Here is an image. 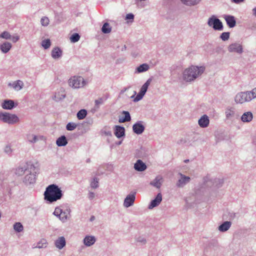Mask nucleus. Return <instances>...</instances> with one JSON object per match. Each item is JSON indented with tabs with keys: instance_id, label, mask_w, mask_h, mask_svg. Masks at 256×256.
Wrapping results in <instances>:
<instances>
[{
	"instance_id": "59",
	"label": "nucleus",
	"mask_w": 256,
	"mask_h": 256,
	"mask_svg": "<svg viewBox=\"0 0 256 256\" xmlns=\"http://www.w3.org/2000/svg\"><path fill=\"white\" fill-rule=\"evenodd\" d=\"M244 0H232V1L236 4H240L244 2Z\"/></svg>"
},
{
	"instance_id": "54",
	"label": "nucleus",
	"mask_w": 256,
	"mask_h": 256,
	"mask_svg": "<svg viewBox=\"0 0 256 256\" xmlns=\"http://www.w3.org/2000/svg\"><path fill=\"white\" fill-rule=\"evenodd\" d=\"M12 152V150L10 148V147L8 146H6L5 148H4V152L8 154H11Z\"/></svg>"
},
{
	"instance_id": "44",
	"label": "nucleus",
	"mask_w": 256,
	"mask_h": 256,
	"mask_svg": "<svg viewBox=\"0 0 256 256\" xmlns=\"http://www.w3.org/2000/svg\"><path fill=\"white\" fill-rule=\"evenodd\" d=\"M0 38H4L5 40H10L11 35L8 32L4 31L0 34Z\"/></svg>"
},
{
	"instance_id": "63",
	"label": "nucleus",
	"mask_w": 256,
	"mask_h": 256,
	"mask_svg": "<svg viewBox=\"0 0 256 256\" xmlns=\"http://www.w3.org/2000/svg\"><path fill=\"white\" fill-rule=\"evenodd\" d=\"M136 92H134V94L131 96V98H133L134 96V95L136 94Z\"/></svg>"
},
{
	"instance_id": "60",
	"label": "nucleus",
	"mask_w": 256,
	"mask_h": 256,
	"mask_svg": "<svg viewBox=\"0 0 256 256\" xmlns=\"http://www.w3.org/2000/svg\"><path fill=\"white\" fill-rule=\"evenodd\" d=\"M95 219V217L94 216H92L90 218V221L92 222Z\"/></svg>"
},
{
	"instance_id": "16",
	"label": "nucleus",
	"mask_w": 256,
	"mask_h": 256,
	"mask_svg": "<svg viewBox=\"0 0 256 256\" xmlns=\"http://www.w3.org/2000/svg\"><path fill=\"white\" fill-rule=\"evenodd\" d=\"M162 200V195L161 193H158L156 195L155 198L152 200L150 204H149L148 208L149 209H152L154 207L158 206Z\"/></svg>"
},
{
	"instance_id": "20",
	"label": "nucleus",
	"mask_w": 256,
	"mask_h": 256,
	"mask_svg": "<svg viewBox=\"0 0 256 256\" xmlns=\"http://www.w3.org/2000/svg\"><path fill=\"white\" fill-rule=\"evenodd\" d=\"M17 104L15 105L14 101L11 100H6L2 104V106L5 110H12L15 108Z\"/></svg>"
},
{
	"instance_id": "33",
	"label": "nucleus",
	"mask_w": 256,
	"mask_h": 256,
	"mask_svg": "<svg viewBox=\"0 0 256 256\" xmlns=\"http://www.w3.org/2000/svg\"><path fill=\"white\" fill-rule=\"evenodd\" d=\"M231 224L230 222L226 221L218 226V230L222 232H226L230 228Z\"/></svg>"
},
{
	"instance_id": "24",
	"label": "nucleus",
	"mask_w": 256,
	"mask_h": 256,
	"mask_svg": "<svg viewBox=\"0 0 256 256\" xmlns=\"http://www.w3.org/2000/svg\"><path fill=\"white\" fill-rule=\"evenodd\" d=\"M162 182V176H158L156 177V178L150 182V184L152 186L158 188H160Z\"/></svg>"
},
{
	"instance_id": "2",
	"label": "nucleus",
	"mask_w": 256,
	"mask_h": 256,
	"mask_svg": "<svg viewBox=\"0 0 256 256\" xmlns=\"http://www.w3.org/2000/svg\"><path fill=\"white\" fill-rule=\"evenodd\" d=\"M205 70L203 66H192L184 70L182 73L183 80L186 82H192L201 76Z\"/></svg>"
},
{
	"instance_id": "23",
	"label": "nucleus",
	"mask_w": 256,
	"mask_h": 256,
	"mask_svg": "<svg viewBox=\"0 0 256 256\" xmlns=\"http://www.w3.org/2000/svg\"><path fill=\"white\" fill-rule=\"evenodd\" d=\"M84 243L86 246H90L94 244L96 241V239L94 236H86L84 238Z\"/></svg>"
},
{
	"instance_id": "13",
	"label": "nucleus",
	"mask_w": 256,
	"mask_h": 256,
	"mask_svg": "<svg viewBox=\"0 0 256 256\" xmlns=\"http://www.w3.org/2000/svg\"><path fill=\"white\" fill-rule=\"evenodd\" d=\"M228 50L231 52H235L241 54L243 52V48L240 44L235 42L230 44L228 46Z\"/></svg>"
},
{
	"instance_id": "25",
	"label": "nucleus",
	"mask_w": 256,
	"mask_h": 256,
	"mask_svg": "<svg viewBox=\"0 0 256 256\" xmlns=\"http://www.w3.org/2000/svg\"><path fill=\"white\" fill-rule=\"evenodd\" d=\"M253 114L250 112H246L241 116V120L244 122H249L252 120Z\"/></svg>"
},
{
	"instance_id": "5",
	"label": "nucleus",
	"mask_w": 256,
	"mask_h": 256,
	"mask_svg": "<svg viewBox=\"0 0 256 256\" xmlns=\"http://www.w3.org/2000/svg\"><path fill=\"white\" fill-rule=\"evenodd\" d=\"M34 169H36V166L32 162H27L16 168L15 173L16 175L21 176L26 172H32V170Z\"/></svg>"
},
{
	"instance_id": "45",
	"label": "nucleus",
	"mask_w": 256,
	"mask_h": 256,
	"mask_svg": "<svg viewBox=\"0 0 256 256\" xmlns=\"http://www.w3.org/2000/svg\"><path fill=\"white\" fill-rule=\"evenodd\" d=\"M77 126V124L74 122H68L66 126V128L68 130H74Z\"/></svg>"
},
{
	"instance_id": "58",
	"label": "nucleus",
	"mask_w": 256,
	"mask_h": 256,
	"mask_svg": "<svg viewBox=\"0 0 256 256\" xmlns=\"http://www.w3.org/2000/svg\"><path fill=\"white\" fill-rule=\"evenodd\" d=\"M252 16L256 17V6L252 10Z\"/></svg>"
},
{
	"instance_id": "8",
	"label": "nucleus",
	"mask_w": 256,
	"mask_h": 256,
	"mask_svg": "<svg viewBox=\"0 0 256 256\" xmlns=\"http://www.w3.org/2000/svg\"><path fill=\"white\" fill-rule=\"evenodd\" d=\"M208 24L212 27L214 30H222L223 29L222 22L214 16H212L208 18Z\"/></svg>"
},
{
	"instance_id": "42",
	"label": "nucleus",
	"mask_w": 256,
	"mask_h": 256,
	"mask_svg": "<svg viewBox=\"0 0 256 256\" xmlns=\"http://www.w3.org/2000/svg\"><path fill=\"white\" fill-rule=\"evenodd\" d=\"M50 45L51 42L49 39L44 40L42 42V46L44 49L48 48Z\"/></svg>"
},
{
	"instance_id": "56",
	"label": "nucleus",
	"mask_w": 256,
	"mask_h": 256,
	"mask_svg": "<svg viewBox=\"0 0 256 256\" xmlns=\"http://www.w3.org/2000/svg\"><path fill=\"white\" fill-rule=\"evenodd\" d=\"M11 39H12V41L14 42H16L18 40L19 36H13L12 38L11 37Z\"/></svg>"
},
{
	"instance_id": "17",
	"label": "nucleus",
	"mask_w": 256,
	"mask_h": 256,
	"mask_svg": "<svg viewBox=\"0 0 256 256\" xmlns=\"http://www.w3.org/2000/svg\"><path fill=\"white\" fill-rule=\"evenodd\" d=\"M203 185L204 188L214 187V182L213 178L210 177V175H207L203 178Z\"/></svg>"
},
{
	"instance_id": "51",
	"label": "nucleus",
	"mask_w": 256,
	"mask_h": 256,
	"mask_svg": "<svg viewBox=\"0 0 256 256\" xmlns=\"http://www.w3.org/2000/svg\"><path fill=\"white\" fill-rule=\"evenodd\" d=\"M102 132L106 136H112V134L110 130L104 129L102 130Z\"/></svg>"
},
{
	"instance_id": "61",
	"label": "nucleus",
	"mask_w": 256,
	"mask_h": 256,
	"mask_svg": "<svg viewBox=\"0 0 256 256\" xmlns=\"http://www.w3.org/2000/svg\"><path fill=\"white\" fill-rule=\"evenodd\" d=\"M126 48V45H124L122 48V51H124V50H125Z\"/></svg>"
},
{
	"instance_id": "32",
	"label": "nucleus",
	"mask_w": 256,
	"mask_h": 256,
	"mask_svg": "<svg viewBox=\"0 0 256 256\" xmlns=\"http://www.w3.org/2000/svg\"><path fill=\"white\" fill-rule=\"evenodd\" d=\"M122 114L124 116V117L120 118L118 120V122L120 123L124 122H128L130 121L131 120V116L130 115V114L128 111H122Z\"/></svg>"
},
{
	"instance_id": "12",
	"label": "nucleus",
	"mask_w": 256,
	"mask_h": 256,
	"mask_svg": "<svg viewBox=\"0 0 256 256\" xmlns=\"http://www.w3.org/2000/svg\"><path fill=\"white\" fill-rule=\"evenodd\" d=\"M142 124L143 122L138 121L132 126V130L134 133L140 134L144 132L145 127Z\"/></svg>"
},
{
	"instance_id": "41",
	"label": "nucleus",
	"mask_w": 256,
	"mask_h": 256,
	"mask_svg": "<svg viewBox=\"0 0 256 256\" xmlns=\"http://www.w3.org/2000/svg\"><path fill=\"white\" fill-rule=\"evenodd\" d=\"M14 230L18 232H21L24 230V227L20 222H16L14 225Z\"/></svg>"
},
{
	"instance_id": "3",
	"label": "nucleus",
	"mask_w": 256,
	"mask_h": 256,
	"mask_svg": "<svg viewBox=\"0 0 256 256\" xmlns=\"http://www.w3.org/2000/svg\"><path fill=\"white\" fill-rule=\"evenodd\" d=\"M254 98L253 94L250 91L242 92L238 93L234 98L236 104H244L249 102Z\"/></svg>"
},
{
	"instance_id": "35",
	"label": "nucleus",
	"mask_w": 256,
	"mask_h": 256,
	"mask_svg": "<svg viewBox=\"0 0 256 256\" xmlns=\"http://www.w3.org/2000/svg\"><path fill=\"white\" fill-rule=\"evenodd\" d=\"M112 30V27L108 22H105L102 28V31L104 34H108Z\"/></svg>"
},
{
	"instance_id": "28",
	"label": "nucleus",
	"mask_w": 256,
	"mask_h": 256,
	"mask_svg": "<svg viewBox=\"0 0 256 256\" xmlns=\"http://www.w3.org/2000/svg\"><path fill=\"white\" fill-rule=\"evenodd\" d=\"M8 86L12 87L16 90H20L22 88L24 83L22 80H18L13 83H9Z\"/></svg>"
},
{
	"instance_id": "36",
	"label": "nucleus",
	"mask_w": 256,
	"mask_h": 256,
	"mask_svg": "<svg viewBox=\"0 0 256 256\" xmlns=\"http://www.w3.org/2000/svg\"><path fill=\"white\" fill-rule=\"evenodd\" d=\"M235 111L233 108H228L226 110V118H230L234 116Z\"/></svg>"
},
{
	"instance_id": "38",
	"label": "nucleus",
	"mask_w": 256,
	"mask_h": 256,
	"mask_svg": "<svg viewBox=\"0 0 256 256\" xmlns=\"http://www.w3.org/2000/svg\"><path fill=\"white\" fill-rule=\"evenodd\" d=\"M86 114H87L86 110L84 109H82L78 112V113L76 114V116H77L79 120H83L84 118H85L86 116Z\"/></svg>"
},
{
	"instance_id": "22",
	"label": "nucleus",
	"mask_w": 256,
	"mask_h": 256,
	"mask_svg": "<svg viewBox=\"0 0 256 256\" xmlns=\"http://www.w3.org/2000/svg\"><path fill=\"white\" fill-rule=\"evenodd\" d=\"M198 123L201 128H206L210 123L208 117L206 114H204L199 119Z\"/></svg>"
},
{
	"instance_id": "1",
	"label": "nucleus",
	"mask_w": 256,
	"mask_h": 256,
	"mask_svg": "<svg viewBox=\"0 0 256 256\" xmlns=\"http://www.w3.org/2000/svg\"><path fill=\"white\" fill-rule=\"evenodd\" d=\"M44 195V200L51 204L60 200L63 196V193L58 185L52 184L46 188Z\"/></svg>"
},
{
	"instance_id": "55",
	"label": "nucleus",
	"mask_w": 256,
	"mask_h": 256,
	"mask_svg": "<svg viewBox=\"0 0 256 256\" xmlns=\"http://www.w3.org/2000/svg\"><path fill=\"white\" fill-rule=\"evenodd\" d=\"M95 196V194L93 192H90L88 194V198L90 200H92Z\"/></svg>"
},
{
	"instance_id": "18",
	"label": "nucleus",
	"mask_w": 256,
	"mask_h": 256,
	"mask_svg": "<svg viewBox=\"0 0 256 256\" xmlns=\"http://www.w3.org/2000/svg\"><path fill=\"white\" fill-rule=\"evenodd\" d=\"M66 96V94L64 90L61 88L58 92H56L54 95L52 96V100L56 102H59L64 99Z\"/></svg>"
},
{
	"instance_id": "34",
	"label": "nucleus",
	"mask_w": 256,
	"mask_h": 256,
	"mask_svg": "<svg viewBox=\"0 0 256 256\" xmlns=\"http://www.w3.org/2000/svg\"><path fill=\"white\" fill-rule=\"evenodd\" d=\"M48 246V242L46 240L42 239L36 244L34 248H46Z\"/></svg>"
},
{
	"instance_id": "39",
	"label": "nucleus",
	"mask_w": 256,
	"mask_h": 256,
	"mask_svg": "<svg viewBox=\"0 0 256 256\" xmlns=\"http://www.w3.org/2000/svg\"><path fill=\"white\" fill-rule=\"evenodd\" d=\"M106 98H100L98 100H96L94 101L95 108L96 109L99 108L100 105L104 104V102L106 101Z\"/></svg>"
},
{
	"instance_id": "27",
	"label": "nucleus",
	"mask_w": 256,
	"mask_h": 256,
	"mask_svg": "<svg viewBox=\"0 0 256 256\" xmlns=\"http://www.w3.org/2000/svg\"><path fill=\"white\" fill-rule=\"evenodd\" d=\"M12 44L8 42H5L3 44L0 45V50L4 54H6L9 52V50L12 48Z\"/></svg>"
},
{
	"instance_id": "14",
	"label": "nucleus",
	"mask_w": 256,
	"mask_h": 256,
	"mask_svg": "<svg viewBox=\"0 0 256 256\" xmlns=\"http://www.w3.org/2000/svg\"><path fill=\"white\" fill-rule=\"evenodd\" d=\"M136 192L128 194L125 198L124 202V206L128 208L134 204L136 198Z\"/></svg>"
},
{
	"instance_id": "40",
	"label": "nucleus",
	"mask_w": 256,
	"mask_h": 256,
	"mask_svg": "<svg viewBox=\"0 0 256 256\" xmlns=\"http://www.w3.org/2000/svg\"><path fill=\"white\" fill-rule=\"evenodd\" d=\"M214 182V188H220L222 186L224 180L218 178H213Z\"/></svg>"
},
{
	"instance_id": "31",
	"label": "nucleus",
	"mask_w": 256,
	"mask_h": 256,
	"mask_svg": "<svg viewBox=\"0 0 256 256\" xmlns=\"http://www.w3.org/2000/svg\"><path fill=\"white\" fill-rule=\"evenodd\" d=\"M56 144L58 146H64L68 144V140L65 136H62L56 140Z\"/></svg>"
},
{
	"instance_id": "47",
	"label": "nucleus",
	"mask_w": 256,
	"mask_h": 256,
	"mask_svg": "<svg viewBox=\"0 0 256 256\" xmlns=\"http://www.w3.org/2000/svg\"><path fill=\"white\" fill-rule=\"evenodd\" d=\"M230 34L229 32H224L220 34V38L224 41L227 40L230 38Z\"/></svg>"
},
{
	"instance_id": "9",
	"label": "nucleus",
	"mask_w": 256,
	"mask_h": 256,
	"mask_svg": "<svg viewBox=\"0 0 256 256\" xmlns=\"http://www.w3.org/2000/svg\"><path fill=\"white\" fill-rule=\"evenodd\" d=\"M152 81V78H148L146 82L142 86L140 90L134 100V102H137L142 98L146 94L148 88Z\"/></svg>"
},
{
	"instance_id": "53",
	"label": "nucleus",
	"mask_w": 256,
	"mask_h": 256,
	"mask_svg": "<svg viewBox=\"0 0 256 256\" xmlns=\"http://www.w3.org/2000/svg\"><path fill=\"white\" fill-rule=\"evenodd\" d=\"M134 17V14L132 13H130L126 15V19L132 20V21H133Z\"/></svg>"
},
{
	"instance_id": "26",
	"label": "nucleus",
	"mask_w": 256,
	"mask_h": 256,
	"mask_svg": "<svg viewBox=\"0 0 256 256\" xmlns=\"http://www.w3.org/2000/svg\"><path fill=\"white\" fill-rule=\"evenodd\" d=\"M56 246L60 250L62 249L66 246V240L64 236H60L55 241Z\"/></svg>"
},
{
	"instance_id": "11",
	"label": "nucleus",
	"mask_w": 256,
	"mask_h": 256,
	"mask_svg": "<svg viewBox=\"0 0 256 256\" xmlns=\"http://www.w3.org/2000/svg\"><path fill=\"white\" fill-rule=\"evenodd\" d=\"M178 175L180 178L176 182V186L177 187L182 188L190 182V178L189 176H186L180 172L178 173Z\"/></svg>"
},
{
	"instance_id": "21",
	"label": "nucleus",
	"mask_w": 256,
	"mask_h": 256,
	"mask_svg": "<svg viewBox=\"0 0 256 256\" xmlns=\"http://www.w3.org/2000/svg\"><path fill=\"white\" fill-rule=\"evenodd\" d=\"M114 135L118 138H122L125 135V128L120 126H116L114 128Z\"/></svg>"
},
{
	"instance_id": "15",
	"label": "nucleus",
	"mask_w": 256,
	"mask_h": 256,
	"mask_svg": "<svg viewBox=\"0 0 256 256\" xmlns=\"http://www.w3.org/2000/svg\"><path fill=\"white\" fill-rule=\"evenodd\" d=\"M223 18L226 21L227 25L230 28L234 27L236 25V20L235 18L231 15L224 14Z\"/></svg>"
},
{
	"instance_id": "37",
	"label": "nucleus",
	"mask_w": 256,
	"mask_h": 256,
	"mask_svg": "<svg viewBox=\"0 0 256 256\" xmlns=\"http://www.w3.org/2000/svg\"><path fill=\"white\" fill-rule=\"evenodd\" d=\"M182 2L188 6H194L199 3L200 0H180Z\"/></svg>"
},
{
	"instance_id": "29",
	"label": "nucleus",
	"mask_w": 256,
	"mask_h": 256,
	"mask_svg": "<svg viewBox=\"0 0 256 256\" xmlns=\"http://www.w3.org/2000/svg\"><path fill=\"white\" fill-rule=\"evenodd\" d=\"M62 50L58 47H56L52 50V56L54 59H58L62 56Z\"/></svg>"
},
{
	"instance_id": "7",
	"label": "nucleus",
	"mask_w": 256,
	"mask_h": 256,
	"mask_svg": "<svg viewBox=\"0 0 256 256\" xmlns=\"http://www.w3.org/2000/svg\"><path fill=\"white\" fill-rule=\"evenodd\" d=\"M70 208H66L64 210L58 207L56 208L54 212V214L58 217L60 220L64 222L68 219V216L70 215Z\"/></svg>"
},
{
	"instance_id": "46",
	"label": "nucleus",
	"mask_w": 256,
	"mask_h": 256,
	"mask_svg": "<svg viewBox=\"0 0 256 256\" xmlns=\"http://www.w3.org/2000/svg\"><path fill=\"white\" fill-rule=\"evenodd\" d=\"M90 186L93 188H96L98 187V179L94 178L90 182Z\"/></svg>"
},
{
	"instance_id": "30",
	"label": "nucleus",
	"mask_w": 256,
	"mask_h": 256,
	"mask_svg": "<svg viewBox=\"0 0 256 256\" xmlns=\"http://www.w3.org/2000/svg\"><path fill=\"white\" fill-rule=\"evenodd\" d=\"M150 68L149 65L147 64H143L138 66L135 70L136 74H140L145 72Z\"/></svg>"
},
{
	"instance_id": "48",
	"label": "nucleus",
	"mask_w": 256,
	"mask_h": 256,
	"mask_svg": "<svg viewBox=\"0 0 256 256\" xmlns=\"http://www.w3.org/2000/svg\"><path fill=\"white\" fill-rule=\"evenodd\" d=\"M137 242H138L140 245H144L146 243V239L142 236H138L136 238Z\"/></svg>"
},
{
	"instance_id": "49",
	"label": "nucleus",
	"mask_w": 256,
	"mask_h": 256,
	"mask_svg": "<svg viewBox=\"0 0 256 256\" xmlns=\"http://www.w3.org/2000/svg\"><path fill=\"white\" fill-rule=\"evenodd\" d=\"M40 22L42 26H47L49 24V19L48 17L44 16L41 18Z\"/></svg>"
},
{
	"instance_id": "43",
	"label": "nucleus",
	"mask_w": 256,
	"mask_h": 256,
	"mask_svg": "<svg viewBox=\"0 0 256 256\" xmlns=\"http://www.w3.org/2000/svg\"><path fill=\"white\" fill-rule=\"evenodd\" d=\"M80 38V36L78 33L73 34L70 38V41L72 42H78Z\"/></svg>"
},
{
	"instance_id": "62",
	"label": "nucleus",
	"mask_w": 256,
	"mask_h": 256,
	"mask_svg": "<svg viewBox=\"0 0 256 256\" xmlns=\"http://www.w3.org/2000/svg\"><path fill=\"white\" fill-rule=\"evenodd\" d=\"M86 162L87 163H88V162H90V158H88L86 160Z\"/></svg>"
},
{
	"instance_id": "57",
	"label": "nucleus",
	"mask_w": 256,
	"mask_h": 256,
	"mask_svg": "<svg viewBox=\"0 0 256 256\" xmlns=\"http://www.w3.org/2000/svg\"><path fill=\"white\" fill-rule=\"evenodd\" d=\"M251 92L253 94L254 98H256V88H253L250 90Z\"/></svg>"
},
{
	"instance_id": "10",
	"label": "nucleus",
	"mask_w": 256,
	"mask_h": 256,
	"mask_svg": "<svg viewBox=\"0 0 256 256\" xmlns=\"http://www.w3.org/2000/svg\"><path fill=\"white\" fill-rule=\"evenodd\" d=\"M28 174L25 176L23 179V182L26 186L34 184L36 181V169L32 170V172H28Z\"/></svg>"
},
{
	"instance_id": "52",
	"label": "nucleus",
	"mask_w": 256,
	"mask_h": 256,
	"mask_svg": "<svg viewBox=\"0 0 256 256\" xmlns=\"http://www.w3.org/2000/svg\"><path fill=\"white\" fill-rule=\"evenodd\" d=\"M32 137V138L31 139L30 138H28V141L32 143H34L38 140V138L36 135H32L31 136Z\"/></svg>"
},
{
	"instance_id": "19",
	"label": "nucleus",
	"mask_w": 256,
	"mask_h": 256,
	"mask_svg": "<svg viewBox=\"0 0 256 256\" xmlns=\"http://www.w3.org/2000/svg\"><path fill=\"white\" fill-rule=\"evenodd\" d=\"M147 168V166L142 160H138L134 164V168L138 172H143Z\"/></svg>"
},
{
	"instance_id": "6",
	"label": "nucleus",
	"mask_w": 256,
	"mask_h": 256,
	"mask_svg": "<svg viewBox=\"0 0 256 256\" xmlns=\"http://www.w3.org/2000/svg\"><path fill=\"white\" fill-rule=\"evenodd\" d=\"M69 86L74 88L83 87L86 84L84 78L80 76H74L68 80Z\"/></svg>"
},
{
	"instance_id": "50",
	"label": "nucleus",
	"mask_w": 256,
	"mask_h": 256,
	"mask_svg": "<svg viewBox=\"0 0 256 256\" xmlns=\"http://www.w3.org/2000/svg\"><path fill=\"white\" fill-rule=\"evenodd\" d=\"M144 148H140L139 150H136V156L138 158H142L144 156V154L142 153L144 152Z\"/></svg>"
},
{
	"instance_id": "4",
	"label": "nucleus",
	"mask_w": 256,
	"mask_h": 256,
	"mask_svg": "<svg viewBox=\"0 0 256 256\" xmlns=\"http://www.w3.org/2000/svg\"><path fill=\"white\" fill-rule=\"evenodd\" d=\"M0 120L4 122L13 124L19 122V118L14 114L0 112Z\"/></svg>"
},
{
	"instance_id": "64",
	"label": "nucleus",
	"mask_w": 256,
	"mask_h": 256,
	"mask_svg": "<svg viewBox=\"0 0 256 256\" xmlns=\"http://www.w3.org/2000/svg\"><path fill=\"white\" fill-rule=\"evenodd\" d=\"M122 144V141H120V142H118V144H118V145H120V144Z\"/></svg>"
}]
</instances>
